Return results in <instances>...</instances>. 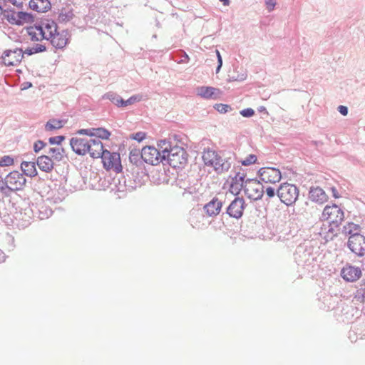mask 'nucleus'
Masks as SVG:
<instances>
[{"instance_id":"47","label":"nucleus","mask_w":365,"mask_h":365,"mask_svg":"<svg viewBox=\"0 0 365 365\" xmlns=\"http://www.w3.org/2000/svg\"><path fill=\"white\" fill-rule=\"evenodd\" d=\"M240 113L243 117L246 118H250L255 115V110L250 108L243 109Z\"/></svg>"},{"instance_id":"50","label":"nucleus","mask_w":365,"mask_h":365,"mask_svg":"<svg viewBox=\"0 0 365 365\" xmlns=\"http://www.w3.org/2000/svg\"><path fill=\"white\" fill-rule=\"evenodd\" d=\"M215 52L217 58V66L216 68V73H218L222 66V58L218 50H215Z\"/></svg>"},{"instance_id":"64","label":"nucleus","mask_w":365,"mask_h":365,"mask_svg":"<svg viewBox=\"0 0 365 365\" xmlns=\"http://www.w3.org/2000/svg\"><path fill=\"white\" fill-rule=\"evenodd\" d=\"M4 2H7V0H3Z\"/></svg>"},{"instance_id":"36","label":"nucleus","mask_w":365,"mask_h":365,"mask_svg":"<svg viewBox=\"0 0 365 365\" xmlns=\"http://www.w3.org/2000/svg\"><path fill=\"white\" fill-rule=\"evenodd\" d=\"M257 161V157L255 154H250L247 156L244 160L240 161L241 164L244 166H249L256 163Z\"/></svg>"},{"instance_id":"53","label":"nucleus","mask_w":365,"mask_h":365,"mask_svg":"<svg viewBox=\"0 0 365 365\" xmlns=\"http://www.w3.org/2000/svg\"><path fill=\"white\" fill-rule=\"evenodd\" d=\"M350 277H348V275H343V278L344 280L348 282H355L359 279L360 275H349Z\"/></svg>"},{"instance_id":"4","label":"nucleus","mask_w":365,"mask_h":365,"mask_svg":"<svg viewBox=\"0 0 365 365\" xmlns=\"http://www.w3.org/2000/svg\"><path fill=\"white\" fill-rule=\"evenodd\" d=\"M202 158L205 164L212 166L218 174L228 171L235 160L234 154L230 156H220L215 151L210 150L204 154Z\"/></svg>"},{"instance_id":"29","label":"nucleus","mask_w":365,"mask_h":365,"mask_svg":"<svg viewBox=\"0 0 365 365\" xmlns=\"http://www.w3.org/2000/svg\"><path fill=\"white\" fill-rule=\"evenodd\" d=\"M46 153L51 154L54 160L59 162L61 161L65 155V150L62 147L49 148Z\"/></svg>"},{"instance_id":"56","label":"nucleus","mask_w":365,"mask_h":365,"mask_svg":"<svg viewBox=\"0 0 365 365\" xmlns=\"http://www.w3.org/2000/svg\"><path fill=\"white\" fill-rule=\"evenodd\" d=\"M7 2L11 3L14 6L21 9L23 7V2H18L16 0H7Z\"/></svg>"},{"instance_id":"17","label":"nucleus","mask_w":365,"mask_h":365,"mask_svg":"<svg viewBox=\"0 0 365 365\" xmlns=\"http://www.w3.org/2000/svg\"><path fill=\"white\" fill-rule=\"evenodd\" d=\"M67 35L68 32L66 31H63L61 33L56 31L52 36L48 37L47 40H50L51 43L56 48L61 49L68 43Z\"/></svg>"},{"instance_id":"8","label":"nucleus","mask_w":365,"mask_h":365,"mask_svg":"<svg viewBox=\"0 0 365 365\" xmlns=\"http://www.w3.org/2000/svg\"><path fill=\"white\" fill-rule=\"evenodd\" d=\"M257 175L261 182L274 184L280 181L282 174L279 169L272 167H264L259 169Z\"/></svg>"},{"instance_id":"60","label":"nucleus","mask_w":365,"mask_h":365,"mask_svg":"<svg viewBox=\"0 0 365 365\" xmlns=\"http://www.w3.org/2000/svg\"><path fill=\"white\" fill-rule=\"evenodd\" d=\"M220 1H222L225 6H228L230 4V0H220Z\"/></svg>"},{"instance_id":"21","label":"nucleus","mask_w":365,"mask_h":365,"mask_svg":"<svg viewBox=\"0 0 365 365\" xmlns=\"http://www.w3.org/2000/svg\"><path fill=\"white\" fill-rule=\"evenodd\" d=\"M29 6L37 12H46L51 7L49 0H30Z\"/></svg>"},{"instance_id":"7","label":"nucleus","mask_w":365,"mask_h":365,"mask_svg":"<svg viewBox=\"0 0 365 365\" xmlns=\"http://www.w3.org/2000/svg\"><path fill=\"white\" fill-rule=\"evenodd\" d=\"M243 191L249 199L254 201L261 200L264 196V186L260 180L255 178H247Z\"/></svg>"},{"instance_id":"26","label":"nucleus","mask_w":365,"mask_h":365,"mask_svg":"<svg viewBox=\"0 0 365 365\" xmlns=\"http://www.w3.org/2000/svg\"><path fill=\"white\" fill-rule=\"evenodd\" d=\"M34 21V18L31 14L24 11L16 13V25L21 26L25 23H33Z\"/></svg>"},{"instance_id":"39","label":"nucleus","mask_w":365,"mask_h":365,"mask_svg":"<svg viewBox=\"0 0 365 365\" xmlns=\"http://www.w3.org/2000/svg\"><path fill=\"white\" fill-rule=\"evenodd\" d=\"M14 158L10 155H4L0 158V166L5 167L9 166L14 164Z\"/></svg>"},{"instance_id":"52","label":"nucleus","mask_w":365,"mask_h":365,"mask_svg":"<svg viewBox=\"0 0 365 365\" xmlns=\"http://www.w3.org/2000/svg\"><path fill=\"white\" fill-rule=\"evenodd\" d=\"M342 233L344 234V235H349V234H351V226H350V222H348L346 225H345L343 227H342V230H341Z\"/></svg>"},{"instance_id":"1","label":"nucleus","mask_w":365,"mask_h":365,"mask_svg":"<svg viewBox=\"0 0 365 365\" xmlns=\"http://www.w3.org/2000/svg\"><path fill=\"white\" fill-rule=\"evenodd\" d=\"M321 219L322 220H329L327 227L322 229L320 234H324V238L327 241L333 240L334 237L337 235L336 229L339 227L344 219V211L336 204L327 205L322 212Z\"/></svg>"},{"instance_id":"22","label":"nucleus","mask_w":365,"mask_h":365,"mask_svg":"<svg viewBox=\"0 0 365 365\" xmlns=\"http://www.w3.org/2000/svg\"><path fill=\"white\" fill-rule=\"evenodd\" d=\"M36 164L39 169L46 173H50L53 168L54 163L53 160L48 155H41L37 158Z\"/></svg>"},{"instance_id":"57","label":"nucleus","mask_w":365,"mask_h":365,"mask_svg":"<svg viewBox=\"0 0 365 365\" xmlns=\"http://www.w3.org/2000/svg\"><path fill=\"white\" fill-rule=\"evenodd\" d=\"M32 86V83L29 81L24 82L21 84V90H26Z\"/></svg>"},{"instance_id":"33","label":"nucleus","mask_w":365,"mask_h":365,"mask_svg":"<svg viewBox=\"0 0 365 365\" xmlns=\"http://www.w3.org/2000/svg\"><path fill=\"white\" fill-rule=\"evenodd\" d=\"M93 136L98 139L108 140L110 136V132L104 128H93Z\"/></svg>"},{"instance_id":"2","label":"nucleus","mask_w":365,"mask_h":365,"mask_svg":"<svg viewBox=\"0 0 365 365\" xmlns=\"http://www.w3.org/2000/svg\"><path fill=\"white\" fill-rule=\"evenodd\" d=\"M159 145L163 148V164L167 163L175 168H180L186 164L187 160V153L182 148L175 146L168 149V147H170V143L165 140H161Z\"/></svg>"},{"instance_id":"49","label":"nucleus","mask_w":365,"mask_h":365,"mask_svg":"<svg viewBox=\"0 0 365 365\" xmlns=\"http://www.w3.org/2000/svg\"><path fill=\"white\" fill-rule=\"evenodd\" d=\"M350 226L351 228V234H349L350 236H353L355 234H360L359 232L360 231L361 227L359 225L350 222Z\"/></svg>"},{"instance_id":"35","label":"nucleus","mask_w":365,"mask_h":365,"mask_svg":"<svg viewBox=\"0 0 365 365\" xmlns=\"http://www.w3.org/2000/svg\"><path fill=\"white\" fill-rule=\"evenodd\" d=\"M46 50V47L44 45L42 44H36L34 47L32 48H27L24 51V53L26 54L28 56L33 55L34 53L43 52Z\"/></svg>"},{"instance_id":"55","label":"nucleus","mask_w":365,"mask_h":365,"mask_svg":"<svg viewBox=\"0 0 365 365\" xmlns=\"http://www.w3.org/2000/svg\"><path fill=\"white\" fill-rule=\"evenodd\" d=\"M330 190L331 191L332 196L334 198L340 197V195L339 194L338 190H337V189L335 187H330Z\"/></svg>"},{"instance_id":"45","label":"nucleus","mask_w":365,"mask_h":365,"mask_svg":"<svg viewBox=\"0 0 365 365\" xmlns=\"http://www.w3.org/2000/svg\"><path fill=\"white\" fill-rule=\"evenodd\" d=\"M145 136L146 133L140 131L131 134L130 135V138L137 140L138 142H141L145 138Z\"/></svg>"},{"instance_id":"20","label":"nucleus","mask_w":365,"mask_h":365,"mask_svg":"<svg viewBox=\"0 0 365 365\" xmlns=\"http://www.w3.org/2000/svg\"><path fill=\"white\" fill-rule=\"evenodd\" d=\"M197 94L205 99H217L220 90L211 86H201L197 88Z\"/></svg>"},{"instance_id":"44","label":"nucleus","mask_w":365,"mask_h":365,"mask_svg":"<svg viewBox=\"0 0 365 365\" xmlns=\"http://www.w3.org/2000/svg\"><path fill=\"white\" fill-rule=\"evenodd\" d=\"M66 139V137L64 135H58L54 137H51L48 138V143L51 145H60Z\"/></svg>"},{"instance_id":"51","label":"nucleus","mask_w":365,"mask_h":365,"mask_svg":"<svg viewBox=\"0 0 365 365\" xmlns=\"http://www.w3.org/2000/svg\"><path fill=\"white\" fill-rule=\"evenodd\" d=\"M265 4L269 11H272L276 5V0H265Z\"/></svg>"},{"instance_id":"12","label":"nucleus","mask_w":365,"mask_h":365,"mask_svg":"<svg viewBox=\"0 0 365 365\" xmlns=\"http://www.w3.org/2000/svg\"><path fill=\"white\" fill-rule=\"evenodd\" d=\"M247 204L243 197H235L226 209V214L230 217L240 219L244 212Z\"/></svg>"},{"instance_id":"43","label":"nucleus","mask_w":365,"mask_h":365,"mask_svg":"<svg viewBox=\"0 0 365 365\" xmlns=\"http://www.w3.org/2000/svg\"><path fill=\"white\" fill-rule=\"evenodd\" d=\"M26 31H27V33H28L29 36H30L31 40L32 41H41L43 39V38H41V36L39 38L37 36L36 33L34 30V27L33 26H30V27L26 28Z\"/></svg>"},{"instance_id":"38","label":"nucleus","mask_w":365,"mask_h":365,"mask_svg":"<svg viewBox=\"0 0 365 365\" xmlns=\"http://www.w3.org/2000/svg\"><path fill=\"white\" fill-rule=\"evenodd\" d=\"M264 195H266L267 198L265 200H267L277 195V190L271 186H264Z\"/></svg>"},{"instance_id":"30","label":"nucleus","mask_w":365,"mask_h":365,"mask_svg":"<svg viewBox=\"0 0 365 365\" xmlns=\"http://www.w3.org/2000/svg\"><path fill=\"white\" fill-rule=\"evenodd\" d=\"M63 125H64L63 120L53 118V119H50L45 124V130H46V131H52L54 130L60 129Z\"/></svg>"},{"instance_id":"6","label":"nucleus","mask_w":365,"mask_h":365,"mask_svg":"<svg viewBox=\"0 0 365 365\" xmlns=\"http://www.w3.org/2000/svg\"><path fill=\"white\" fill-rule=\"evenodd\" d=\"M277 195L282 203L290 206L297 201L299 197V189L295 185L284 182L277 189Z\"/></svg>"},{"instance_id":"3","label":"nucleus","mask_w":365,"mask_h":365,"mask_svg":"<svg viewBox=\"0 0 365 365\" xmlns=\"http://www.w3.org/2000/svg\"><path fill=\"white\" fill-rule=\"evenodd\" d=\"M26 183V179L22 173L18 170L11 171L0 180V193L4 197H11L12 193L22 190Z\"/></svg>"},{"instance_id":"31","label":"nucleus","mask_w":365,"mask_h":365,"mask_svg":"<svg viewBox=\"0 0 365 365\" xmlns=\"http://www.w3.org/2000/svg\"><path fill=\"white\" fill-rule=\"evenodd\" d=\"M103 99H108L113 104L118 107H121L123 98L115 92H108L103 96Z\"/></svg>"},{"instance_id":"34","label":"nucleus","mask_w":365,"mask_h":365,"mask_svg":"<svg viewBox=\"0 0 365 365\" xmlns=\"http://www.w3.org/2000/svg\"><path fill=\"white\" fill-rule=\"evenodd\" d=\"M340 274H361L360 267L352 266L349 263H346L341 269Z\"/></svg>"},{"instance_id":"19","label":"nucleus","mask_w":365,"mask_h":365,"mask_svg":"<svg viewBox=\"0 0 365 365\" xmlns=\"http://www.w3.org/2000/svg\"><path fill=\"white\" fill-rule=\"evenodd\" d=\"M309 199L319 204L327 201L328 196L326 192L319 187H312L309 193Z\"/></svg>"},{"instance_id":"24","label":"nucleus","mask_w":365,"mask_h":365,"mask_svg":"<svg viewBox=\"0 0 365 365\" xmlns=\"http://www.w3.org/2000/svg\"><path fill=\"white\" fill-rule=\"evenodd\" d=\"M129 160L131 163L136 166H141L144 163V158L143 156V149L140 151L139 149L134 148L130 150L129 155Z\"/></svg>"},{"instance_id":"37","label":"nucleus","mask_w":365,"mask_h":365,"mask_svg":"<svg viewBox=\"0 0 365 365\" xmlns=\"http://www.w3.org/2000/svg\"><path fill=\"white\" fill-rule=\"evenodd\" d=\"M141 101V96H139V95H134V96H132L131 97H130L126 101H124L123 99L121 107H126V106H128L129 105L133 104L135 102H138V101Z\"/></svg>"},{"instance_id":"58","label":"nucleus","mask_w":365,"mask_h":365,"mask_svg":"<svg viewBox=\"0 0 365 365\" xmlns=\"http://www.w3.org/2000/svg\"><path fill=\"white\" fill-rule=\"evenodd\" d=\"M189 60V56L188 55L184 52L183 53V56H182V58L180 60V63H187Z\"/></svg>"},{"instance_id":"59","label":"nucleus","mask_w":365,"mask_h":365,"mask_svg":"<svg viewBox=\"0 0 365 365\" xmlns=\"http://www.w3.org/2000/svg\"><path fill=\"white\" fill-rule=\"evenodd\" d=\"M6 255L1 250H0V263L4 262L6 259Z\"/></svg>"},{"instance_id":"28","label":"nucleus","mask_w":365,"mask_h":365,"mask_svg":"<svg viewBox=\"0 0 365 365\" xmlns=\"http://www.w3.org/2000/svg\"><path fill=\"white\" fill-rule=\"evenodd\" d=\"M228 76L230 81H243L247 78V75L242 68H240V70L238 68H235Z\"/></svg>"},{"instance_id":"11","label":"nucleus","mask_w":365,"mask_h":365,"mask_svg":"<svg viewBox=\"0 0 365 365\" xmlns=\"http://www.w3.org/2000/svg\"><path fill=\"white\" fill-rule=\"evenodd\" d=\"M347 246L352 252L358 256H364L365 255V237L361 234L349 236Z\"/></svg>"},{"instance_id":"25","label":"nucleus","mask_w":365,"mask_h":365,"mask_svg":"<svg viewBox=\"0 0 365 365\" xmlns=\"http://www.w3.org/2000/svg\"><path fill=\"white\" fill-rule=\"evenodd\" d=\"M74 17L73 9L71 6L63 7L59 10L58 20L60 22H68Z\"/></svg>"},{"instance_id":"13","label":"nucleus","mask_w":365,"mask_h":365,"mask_svg":"<svg viewBox=\"0 0 365 365\" xmlns=\"http://www.w3.org/2000/svg\"><path fill=\"white\" fill-rule=\"evenodd\" d=\"M144 163L153 165L163 163L162 150H158L154 146H145L143 148Z\"/></svg>"},{"instance_id":"40","label":"nucleus","mask_w":365,"mask_h":365,"mask_svg":"<svg viewBox=\"0 0 365 365\" xmlns=\"http://www.w3.org/2000/svg\"><path fill=\"white\" fill-rule=\"evenodd\" d=\"M53 214V211L51 208L46 206H42L40 210V218L44 219L48 218L51 216Z\"/></svg>"},{"instance_id":"14","label":"nucleus","mask_w":365,"mask_h":365,"mask_svg":"<svg viewBox=\"0 0 365 365\" xmlns=\"http://www.w3.org/2000/svg\"><path fill=\"white\" fill-rule=\"evenodd\" d=\"M72 150L78 155H85L88 153L89 140L85 138L73 137L70 140Z\"/></svg>"},{"instance_id":"10","label":"nucleus","mask_w":365,"mask_h":365,"mask_svg":"<svg viewBox=\"0 0 365 365\" xmlns=\"http://www.w3.org/2000/svg\"><path fill=\"white\" fill-rule=\"evenodd\" d=\"M24 55L22 48L6 50L1 56L2 63L6 66H17L21 61Z\"/></svg>"},{"instance_id":"5","label":"nucleus","mask_w":365,"mask_h":365,"mask_svg":"<svg viewBox=\"0 0 365 365\" xmlns=\"http://www.w3.org/2000/svg\"><path fill=\"white\" fill-rule=\"evenodd\" d=\"M309 244V242H305L298 245L295 250L294 259L299 267H309L314 260L313 247Z\"/></svg>"},{"instance_id":"18","label":"nucleus","mask_w":365,"mask_h":365,"mask_svg":"<svg viewBox=\"0 0 365 365\" xmlns=\"http://www.w3.org/2000/svg\"><path fill=\"white\" fill-rule=\"evenodd\" d=\"M89 151L88 153L93 158H99L105 153L106 150L103 149L102 142L99 139L89 140Z\"/></svg>"},{"instance_id":"41","label":"nucleus","mask_w":365,"mask_h":365,"mask_svg":"<svg viewBox=\"0 0 365 365\" xmlns=\"http://www.w3.org/2000/svg\"><path fill=\"white\" fill-rule=\"evenodd\" d=\"M215 108L220 113H226L232 110L230 106L222 103L216 104Z\"/></svg>"},{"instance_id":"62","label":"nucleus","mask_w":365,"mask_h":365,"mask_svg":"<svg viewBox=\"0 0 365 365\" xmlns=\"http://www.w3.org/2000/svg\"><path fill=\"white\" fill-rule=\"evenodd\" d=\"M362 266H363V269H365V261L363 262Z\"/></svg>"},{"instance_id":"42","label":"nucleus","mask_w":365,"mask_h":365,"mask_svg":"<svg viewBox=\"0 0 365 365\" xmlns=\"http://www.w3.org/2000/svg\"><path fill=\"white\" fill-rule=\"evenodd\" d=\"M43 21H41V24H36L34 25V29L39 31V34L41 36V38L48 39L47 34L46 33V31L43 30Z\"/></svg>"},{"instance_id":"32","label":"nucleus","mask_w":365,"mask_h":365,"mask_svg":"<svg viewBox=\"0 0 365 365\" xmlns=\"http://www.w3.org/2000/svg\"><path fill=\"white\" fill-rule=\"evenodd\" d=\"M57 24L53 21L46 19L43 22V30H46V33H48V37L52 36L53 34H55L57 31Z\"/></svg>"},{"instance_id":"63","label":"nucleus","mask_w":365,"mask_h":365,"mask_svg":"<svg viewBox=\"0 0 365 365\" xmlns=\"http://www.w3.org/2000/svg\"><path fill=\"white\" fill-rule=\"evenodd\" d=\"M323 227H324L323 228H324V227H327L328 226H325V225H323Z\"/></svg>"},{"instance_id":"48","label":"nucleus","mask_w":365,"mask_h":365,"mask_svg":"<svg viewBox=\"0 0 365 365\" xmlns=\"http://www.w3.org/2000/svg\"><path fill=\"white\" fill-rule=\"evenodd\" d=\"M77 133L79 135H86L93 137V128L88 129H80L77 131Z\"/></svg>"},{"instance_id":"27","label":"nucleus","mask_w":365,"mask_h":365,"mask_svg":"<svg viewBox=\"0 0 365 365\" xmlns=\"http://www.w3.org/2000/svg\"><path fill=\"white\" fill-rule=\"evenodd\" d=\"M16 13L14 9H3L0 6V15H3V19H6L11 24L16 25Z\"/></svg>"},{"instance_id":"16","label":"nucleus","mask_w":365,"mask_h":365,"mask_svg":"<svg viewBox=\"0 0 365 365\" xmlns=\"http://www.w3.org/2000/svg\"><path fill=\"white\" fill-rule=\"evenodd\" d=\"M223 202L217 197L212 198L209 202L204 205V210L210 217L217 216L221 211Z\"/></svg>"},{"instance_id":"54","label":"nucleus","mask_w":365,"mask_h":365,"mask_svg":"<svg viewBox=\"0 0 365 365\" xmlns=\"http://www.w3.org/2000/svg\"><path fill=\"white\" fill-rule=\"evenodd\" d=\"M338 111L344 116H346L348 114V108L344 106H339L337 108Z\"/></svg>"},{"instance_id":"61","label":"nucleus","mask_w":365,"mask_h":365,"mask_svg":"<svg viewBox=\"0 0 365 365\" xmlns=\"http://www.w3.org/2000/svg\"><path fill=\"white\" fill-rule=\"evenodd\" d=\"M259 111H264V110L265 111V110H266V108H265L264 107L262 106V107H260V108H259Z\"/></svg>"},{"instance_id":"15","label":"nucleus","mask_w":365,"mask_h":365,"mask_svg":"<svg viewBox=\"0 0 365 365\" xmlns=\"http://www.w3.org/2000/svg\"><path fill=\"white\" fill-rule=\"evenodd\" d=\"M246 173L244 170L237 172L232 178L230 190L232 193L238 195L240 192L245 189V185L247 184Z\"/></svg>"},{"instance_id":"9","label":"nucleus","mask_w":365,"mask_h":365,"mask_svg":"<svg viewBox=\"0 0 365 365\" xmlns=\"http://www.w3.org/2000/svg\"><path fill=\"white\" fill-rule=\"evenodd\" d=\"M103 164V167L107 170H113L115 173H119L122 171L120 155L117 153H110L106 150L103 155L101 157Z\"/></svg>"},{"instance_id":"23","label":"nucleus","mask_w":365,"mask_h":365,"mask_svg":"<svg viewBox=\"0 0 365 365\" xmlns=\"http://www.w3.org/2000/svg\"><path fill=\"white\" fill-rule=\"evenodd\" d=\"M36 163L23 161L21 163V170L24 176L34 177L37 175V170L36 168Z\"/></svg>"},{"instance_id":"46","label":"nucleus","mask_w":365,"mask_h":365,"mask_svg":"<svg viewBox=\"0 0 365 365\" xmlns=\"http://www.w3.org/2000/svg\"><path fill=\"white\" fill-rule=\"evenodd\" d=\"M47 145L46 143H44L43 140H38L36 141L34 144V151L37 153L43 148Z\"/></svg>"}]
</instances>
